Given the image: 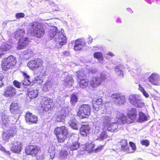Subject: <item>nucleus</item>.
I'll list each match as a JSON object with an SVG mask.
<instances>
[{"instance_id": "18", "label": "nucleus", "mask_w": 160, "mask_h": 160, "mask_svg": "<svg viewBox=\"0 0 160 160\" xmlns=\"http://www.w3.org/2000/svg\"><path fill=\"white\" fill-rule=\"evenodd\" d=\"M25 117L27 123L29 124L36 123L37 122V117L30 112L27 113Z\"/></svg>"}, {"instance_id": "17", "label": "nucleus", "mask_w": 160, "mask_h": 160, "mask_svg": "<svg viewBox=\"0 0 160 160\" xmlns=\"http://www.w3.org/2000/svg\"><path fill=\"white\" fill-rule=\"evenodd\" d=\"M25 152L27 155L36 156L40 152V148L38 147L30 145L26 147Z\"/></svg>"}, {"instance_id": "30", "label": "nucleus", "mask_w": 160, "mask_h": 160, "mask_svg": "<svg viewBox=\"0 0 160 160\" xmlns=\"http://www.w3.org/2000/svg\"><path fill=\"white\" fill-rule=\"evenodd\" d=\"M38 91L37 90H33L29 89L28 91V96L31 98H34L38 96Z\"/></svg>"}, {"instance_id": "10", "label": "nucleus", "mask_w": 160, "mask_h": 160, "mask_svg": "<svg viewBox=\"0 0 160 160\" xmlns=\"http://www.w3.org/2000/svg\"><path fill=\"white\" fill-rule=\"evenodd\" d=\"M20 106L17 101L13 102L10 107V110L11 112L13 114L17 115L16 117L13 120L14 122L17 121L20 116L21 111L20 110Z\"/></svg>"}, {"instance_id": "20", "label": "nucleus", "mask_w": 160, "mask_h": 160, "mask_svg": "<svg viewBox=\"0 0 160 160\" xmlns=\"http://www.w3.org/2000/svg\"><path fill=\"white\" fill-rule=\"evenodd\" d=\"M0 118L2 120V123L5 126L7 127L11 125L9 119V118L7 115L6 111H4L2 113L0 116Z\"/></svg>"}, {"instance_id": "38", "label": "nucleus", "mask_w": 160, "mask_h": 160, "mask_svg": "<svg viewBox=\"0 0 160 160\" xmlns=\"http://www.w3.org/2000/svg\"><path fill=\"white\" fill-rule=\"evenodd\" d=\"M11 46L8 44L5 43L2 44L0 48V52H4L9 50Z\"/></svg>"}, {"instance_id": "62", "label": "nucleus", "mask_w": 160, "mask_h": 160, "mask_svg": "<svg viewBox=\"0 0 160 160\" xmlns=\"http://www.w3.org/2000/svg\"><path fill=\"white\" fill-rule=\"evenodd\" d=\"M147 85L148 86H147V87L148 88H149V87H151V86L150 85V84H149V83H148L147 84Z\"/></svg>"}, {"instance_id": "6", "label": "nucleus", "mask_w": 160, "mask_h": 160, "mask_svg": "<svg viewBox=\"0 0 160 160\" xmlns=\"http://www.w3.org/2000/svg\"><path fill=\"white\" fill-rule=\"evenodd\" d=\"M54 133L56 135L58 142H63L66 138L68 130L64 126L60 127L55 128Z\"/></svg>"}, {"instance_id": "16", "label": "nucleus", "mask_w": 160, "mask_h": 160, "mask_svg": "<svg viewBox=\"0 0 160 160\" xmlns=\"http://www.w3.org/2000/svg\"><path fill=\"white\" fill-rule=\"evenodd\" d=\"M149 82L155 86L160 85V76L156 73L151 74L148 78Z\"/></svg>"}, {"instance_id": "42", "label": "nucleus", "mask_w": 160, "mask_h": 160, "mask_svg": "<svg viewBox=\"0 0 160 160\" xmlns=\"http://www.w3.org/2000/svg\"><path fill=\"white\" fill-rule=\"evenodd\" d=\"M31 81V82H32L34 83H37L40 85L42 84L43 82V80L41 78L40 76H38L35 77L34 80Z\"/></svg>"}, {"instance_id": "28", "label": "nucleus", "mask_w": 160, "mask_h": 160, "mask_svg": "<svg viewBox=\"0 0 160 160\" xmlns=\"http://www.w3.org/2000/svg\"><path fill=\"white\" fill-rule=\"evenodd\" d=\"M90 128L88 125H82L80 129L81 134L83 136H86L89 133Z\"/></svg>"}, {"instance_id": "34", "label": "nucleus", "mask_w": 160, "mask_h": 160, "mask_svg": "<svg viewBox=\"0 0 160 160\" xmlns=\"http://www.w3.org/2000/svg\"><path fill=\"white\" fill-rule=\"evenodd\" d=\"M122 66L119 65L117 66L115 68V72L116 74L118 76L122 77L123 75L122 72Z\"/></svg>"}, {"instance_id": "21", "label": "nucleus", "mask_w": 160, "mask_h": 160, "mask_svg": "<svg viewBox=\"0 0 160 160\" xmlns=\"http://www.w3.org/2000/svg\"><path fill=\"white\" fill-rule=\"evenodd\" d=\"M86 42L83 39H78L75 42L74 49L75 51L80 50L85 45Z\"/></svg>"}, {"instance_id": "61", "label": "nucleus", "mask_w": 160, "mask_h": 160, "mask_svg": "<svg viewBox=\"0 0 160 160\" xmlns=\"http://www.w3.org/2000/svg\"><path fill=\"white\" fill-rule=\"evenodd\" d=\"M156 2L158 4H160V0H156Z\"/></svg>"}, {"instance_id": "57", "label": "nucleus", "mask_w": 160, "mask_h": 160, "mask_svg": "<svg viewBox=\"0 0 160 160\" xmlns=\"http://www.w3.org/2000/svg\"><path fill=\"white\" fill-rule=\"evenodd\" d=\"M88 43H91L92 42V39L91 37H89L88 38Z\"/></svg>"}, {"instance_id": "14", "label": "nucleus", "mask_w": 160, "mask_h": 160, "mask_svg": "<svg viewBox=\"0 0 160 160\" xmlns=\"http://www.w3.org/2000/svg\"><path fill=\"white\" fill-rule=\"evenodd\" d=\"M42 59L38 58L37 59L30 61L27 63V66L31 70H34L42 66L43 64Z\"/></svg>"}, {"instance_id": "31", "label": "nucleus", "mask_w": 160, "mask_h": 160, "mask_svg": "<svg viewBox=\"0 0 160 160\" xmlns=\"http://www.w3.org/2000/svg\"><path fill=\"white\" fill-rule=\"evenodd\" d=\"M129 144L131 148L128 147L127 149L125 150V152L128 153L134 152L136 151V149L135 144L131 142H129Z\"/></svg>"}, {"instance_id": "13", "label": "nucleus", "mask_w": 160, "mask_h": 160, "mask_svg": "<svg viewBox=\"0 0 160 160\" xmlns=\"http://www.w3.org/2000/svg\"><path fill=\"white\" fill-rule=\"evenodd\" d=\"M111 97L116 104L121 105L126 101L125 96L120 93H114L112 94Z\"/></svg>"}, {"instance_id": "49", "label": "nucleus", "mask_w": 160, "mask_h": 160, "mask_svg": "<svg viewBox=\"0 0 160 160\" xmlns=\"http://www.w3.org/2000/svg\"><path fill=\"white\" fill-rule=\"evenodd\" d=\"M25 16V14L23 13H17L15 15V17L17 19H19L20 18H23Z\"/></svg>"}, {"instance_id": "8", "label": "nucleus", "mask_w": 160, "mask_h": 160, "mask_svg": "<svg viewBox=\"0 0 160 160\" xmlns=\"http://www.w3.org/2000/svg\"><path fill=\"white\" fill-rule=\"evenodd\" d=\"M129 101L130 103L135 106L142 108L144 106L140 95L138 94L131 95L129 96Z\"/></svg>"}, {"instance_id": "58", "label": "nucleus", "mask_w": 160, "mask_h": 160, "mask_svg": "<svg viewBox=\"0 0 160 160\" xmlns=\"http://www.w3.org/2000/svg\"><path fill=\"white\" fill-rule=\"evenodd\" d=\"M37 160H43V158L42 156H38L37 157Z\"/></svg>"}, {"instance_id": "47", "label": "nucleus", "mask_w": 160, "mask_h": 160, "mask_svg": "<svg viewBox=\"0 0 160 160\" xmlns=\"http://www.w3.org/2000/svg\"><path fill=\"white\" fill-rule=\"evenodd\" d=\"M141 144L142 145L147 147L149 145V141L147 139L143 140L141 141Z\"/></svg>"}, {"instance_id": "27", "label": "nucleus", "mask_w": 160, "mask_h": 160, "mask_svg": "<svg viewBox=\"0 0 160 160\" xmlns=\"http://www.w3.org/2000/svg\"><path fill=\"white\" fill-rule=\"evenodd\" d=\"M72 120H70L68 123L72 128L74 129L78 130L80 124L75 120L73 115H72Z\"/></svg>"}, {"instance_id": "12", "label": "nucleus", "mask_w": 160, "mask_h": 160, "mask_svg": "<svg viewBox=\"0 0 160 160\" xmlns=\"http://www.w3.org/2000/svg\"><path fill=\"white\" fill-rule=\"evenodd\" d=\"M3 133L2 137L3 140L7 142L10 137H13L16 133V128L14 127H6Z\"/></svg>"}, {"instance_id": "35", "label": "nucleus", "mask_w": 160, "mask_h": 160, "mask_svg": "<svg viewBox=\"0 0 160 160\" xmlns=\"http://www.w3.org/2000/svg\"><path fill=\"white\" fill-rule=\"evenodd\" d=\"M22 72L25 78L24 81L23 82V84L26 85H29L30 82H32L31 80H30L29 76L26 72L23 71Z\"/></svg>"}, {"instance_id": "48", "label": "nucleus", "mask_w": 160, "mask_h": 160, "mask_svg": "<svg viewBox=\"0 0 160 160\" xmlns=\"http://www.w3.org/2000/svg\"><path fill=\"white\" fill-rule=\"evenodd\" d=\"M106 78L105 73L104 72H102L100 74V78H99L100 79V80L101 81V83Z\"/></svg>"}, {"instance_id": "19", "label": "nucleus", "mask_w": 160, "mask_h": 160, "mask_svg": "<svg viewBox=\"0 0 160 160\" xmlns=\"http://www.w3.org/2000/svg\"><path fill=\"white\" fill-rule=\"evenodd\" d=\"M58 83L56 81H53L52 79H48L43 85L42 90L44 92H47L52 87H54Z\"/></svg>"}, {"instance_id": "59", "label": "nucleus", "mask_w": 160, "mask_h": 160, "mask_svg": "<svg viewBox=\"0 0 160 160\" xmlns=\"http://www.w3.org/2000/svg\"><path fill=\"white\" fill-rule=\"evenodd\" d=\"M95 71H96V70L95 69H94V70L91 69L90 70H89V73H94L95 72Z\"/></svg>"}, {"instance_id": "1", "label": "nucleus", "mask_w": 160, "mask_h": 160, "mask_svg": "<svg viewBox=\"0 0 160 160\" xmlns=\"http://www.w3.org/2000/svg\"><path fill=\"white\" fill-rule=\"evenodd\" d=\"M116 119L112 117L111 116L106 115L102 118V120L104 123V127L108 131L113 132L118 128L117 123L121 124L127 123H128V121L126 117L122 113L116 112L115 113Z\"/></svg>"}, {"instance_id": "46", "label": "nucleus", "mask_w": 160, "mask_h": 160, "mask_svg": "<svg viewBox=\"0 0 160 160\" xmlns=\"http://www.w3.org/2000/svg\"><path fill=\"white\" fill-rule=\"evenodd\" d=\"M39 72L40 75L45 76L46 75V69L43 67L41 66L39 67Z\"/></svg>"}, {"instance_id": "5", "label": "nucleus", "mask_w": 160, "mask_h": 160, "mask_svg": "<svg viewBox=\"0 0 160 160\" xmlns=\"http://www.w3.org/2000/svg\"><path fill=\"white\" fill-rule=\"evenodd\" d=\"M128 115L129 118L131 120V121H128V123L132 122L134 121H138L139 122H143L147 121V117L145 114L140 112L139 113V117L138 118L137 112L136 108H131L129 110Z\"/></svg>"}, {"instance_id": "25", "label": "nucleus", "mask_w": 160, "mask_h": 160, "mask_svg": "<svg viewBox=\"0 0 160 160\" xmlns=\"http://www.w3.org/2000/svg\"><path fill=\"white\" fill-rule=\"evenodd\" d=\"M16 89L13 87L9 86L6 88L5 95L7 97H11L14 95L16 93Z\"/></svg>"}, {"instance_id": "54", "label": "nucleus", "mask_w": 160, "mask_h": 160, "mask_svg": "<svg viewBox=\"0 0 160 160\" xmlns=\"http://www.w3.org/2000/svg\"><path fill=\"white\" fill-rule=\"evenodd\" d=\"M62 54L64 56H68L69 55V53L67 51H64L62 52Z\"/></svg>"}, {"instance_id": "52", "label": "nucleus", "mask_w": 160, "mask_h": 160, "mask_svg": "<svg viewBox=\"0 0 160 160\" xmlns=\"http://www.w3.org/2000/svg\"><path fill=\"white\" fill-rule=\"evenodd\" d=\"M103 146L102 145L100 146L99 147H98L95 149H94L93 152H97L100 151L103 148Z\"/></svg>"}, {"instance_id": "2", "label": "nucleus", "mask_w": 160, "mask_h": 160, "mask_svg": "<svg viewBox=\"0 0 160 160\" xmlns=\"http://www.w3.org/2000/svg\"><path fill=\"white\" fill-rule=\"evenodd\" d=\"M48 34L52 39H53L57 44L61 45H65L66 42L67 38L62 32L58 30L55 27H51Z\"/></svg>"}, {"instance_id": "4", "label": "nucleus", "mask_w": 160, "mask_h": 160, "mask_svg": "<svg viewBox=\"0 0 160 160\" xmlns=\"http://www.w3.org/2000/svg\"><path fill=\"white\" fill-rule=\"evenodd\" d=\"M25 34L24 29H18L14 33V37L16 39H19L18 48L19 49H22L25 48L30 43V41L27 37L23 38Z\"/></svg>"}, {"instance_id": "3", "label": "nucleus", "mask_w": 160, "mask_h": 160, "mask_svg": "<svg viewBox=\"0 0 160 160\" xmlns=\"http://www.w3.org/2000/svg\"><path fill=\"white\" fill-rule=\"evenodd\" d=\"M28 33L33 34L37 38H40L43 36L45 30L43 26L38 22H34L30 23L27 27Z\"/></svg>"}, {"instance_id": "23", "label": "nucleus", "mask_w": 160, "mask_h": 160, "mask_svg": "<svg viewBox=\"0 0 160 160\" xmlns=\"http://www.w3.org/2000/svg\"><path fill=\"white\" fill-rule=\"evenodd\" d=\"M13 146L11 148L12 151L15 153H19L22 150V143L19 142H14Z\"/></svg>"}, {"instance_id": "11", "label": "nucleus", "mask_w": 160, "mask_h": 160, "mask_svg": "<svg viewBox=\"0 0 160 160\" xmlns=\"http://www.w3.org/2000/svg\"><path fill=\"white\" fill-rule=\"evenodd\" d=\"M90 113V108L88 105H83L80 107L77 115L80 118H86Z\"/></svg>"}, {"instance_id": "56", "label": "nucleus", "mask_w": 160, "mask_h": 160, "mask_svg": "<svg viewBox=\"0 0 160 160\" xmlns=\"http://www.w3.org/2000/svg\"><path fill=\"white\" fill-rule=\"evenodd\" d=\"M84 151H79L78 152V155L79 156H81L83 155L84 153Z\"/></svg>"}, {"instance_id": "15", "label": "nucleus", "mask_w": 160, "mask_h": 160, "mask_svg": "<svg viewBox=\"0 0 160 160\" xmlns=\"http://www.w3.org/2000/svg\"><path fill=\"white\" fill-rule=\"evenodd\" d=\"M52 101L47 97H43L41 103L42 110L45 112L48 111L51 109L52 105Z\"/></svg>"}, {"instance_id": "32", "label": "nucleus", "mask_w": 160, "mask_h": 160, "mask_svg": "<svg viewBox=\"0 0 160 160\" xmlns=\"http://www.w3.org/2000/svg\"><path fill=\"white\" fill-rule=\"evenodd\" d=\"M48 152L50 158V159H53L55 156V153H56V150L55 147L53 146H50L48 149Z\"/></svg>"}, {"instance_id": "22", "label": "nucleus", "mask_w": 160, "mask_h": 160, "mask_svg": "<svg viewBox=\"0 0 160 160\" xmlns=\"http://www.w3.org/2000/svg\"><path fill=\"white\" fill-rule=\"evenodd\" d=\"M57 116L56 120L58 122H63L66 117V109H62L61 110L59 111L56 113Z\"/></svg>"}, {"instance_id": "40", "label": "nucleus", "mask_w": 160, "mask_h": 160, "mask_svg": "<svg viewBox=\"0 0 160 160\" xmlns=\"http://www.w3.org/2000/svg\"><path fill=\"white\" fill-rule=\"evenodd\" d=\"M127 140L125 139H123L121 140L120 144L122 147V150L125 152V150L127 149L128 148L127 145Z\"/></svg>"}, {"instance_id": "63", "label": "nucleus", "mask_w": 160, "mask_h": 160, "mask_svg": "<svg viewBox=\"0 0 160 160\" xmlns=\"http://www.w3.org/2000/svg\"><path fill=\"white\" fill-rule=\"evenodd\" d=\"M2 54H3V53H0V57H1V55H2Z\"/></svg>"}, {"instance_id": "55", "label": "nucleus", "mask_w": 160, "mask_h": 160, "mask_svg": "<svg viewBox=\"0 0 160 160\" xmlns=\"http://www.w3.org/2000/svg\"><path fill=\"white\" fill-rule=\"evenodd\" d=\"M106 54L108 55H109L111 57H113L114 56V54L112 52H109L106 53Z\"/></svg>"}, {"instance_id": "41", "label": "nucleus", "mask_w": 160, "mask_h": 160, "mask_svg": "<svg viewBox=\"0 0 160 160\" xmlns=\"http://www.w3.org/2000/svg\"><path fill=\"white\" fill-rule=\"evenodd\" d=\"M80 86L82 88H85L87 87L88 84V81L87 79H81L79 82Z\"/></svg>"}, {"instance_id": "50", "label": "nucleus", "mask_w": 160, "mask_h": 160, "mask_svg": "<svg viewBox=\"0 0 160 160\" xmlns=\"http://www.w3.org/2000/svg\"><path fill=\"white\" fill-rule=\"evenodd\" d=\"M13 85L15 86L16 87L20 88L21 86V83L20 82H19L17 81H14L13 82Z\"/></svg>"}, {"instance_id": "24", "label": "nucleus", "mask_w": 160, "mask_h": 160, "mask_svg": "<svg viewBox=\"0 0 160 160\" xmlns=\"http://www.w3.org/2000/svg\"><path fill=\"white\" fill-rule=\"evenodd\" d=\"M101 80L99 78L94 77L92 78L90 82V85L93 88L97 87L101 83Z\"/></svg>"}, {"instance_id": "9", "label": "nucleus", "mask_w": 160, "mask_h": 160, "mask_svg": "<svg viewBox=\"0 0 160 160\" xmlns=\"http://www.w3.org/2000/svg\"><path fill=\"white\" fill-rule=\"evenodd\" d=\"M92 106L96 111H98L101 113L106 112V108L102 104V100L100 98L98 99L94 98L92 101Z\"/></svg>"}, {"instance_id": "43", "label": "nucleus", "mask_w": 160, "mask_h": 160, "mask_svg": "<svg viewBox=\"0 0 160 160\" xmlns=\"http://www.w3.org/2000/svg\"><path fill=\"white\" fill-rule=\"evenodd\" d=\"M76 75L79 78L82 77H84L86 75V73L83 69L80 70L79 71L77 72L76 73Z\"/></svg>"}, {"instance_id": "64", "label": "nucleus", "mask_w": 160, "mask_h": 160, "mask_svg": "<svg viewBox=\"0 0 160 160\" xmlns=\"http://www.w3.org/2000/svg\"><path fill=\"white\" fill-rule=\"evenodd\" d=\"M68 107V106H66V107H65V108H67Z\"/></svg>"}, {"instance_id": "53", "label": "nucleus", "mask_w": 160, "mask_h": 160, "mask_svg": "<svg viewBox=\"0 0 160 160\" xmlns=\"http://www.w3.org/2000/svg\"><path fill=\"white\" fill-rule=\"evenodd\" d=\"M4 77L2 74H0V87H1L3 85L2 79Z\"/></svg>"}, {"instance_id": "29", "label": "nucleus", "mask_w": 160, "mask_h": 160, "mask_svg": "<svg viewBox=\"0 0 160 160\" xmlns=\"http://www.w3.org/2000/svg\"><path fill=\"white\" fill-rule=\"evenodd\" d=\"M73 83V80L70 76H67L64 80V84L68 87L72 86Z\"/></svg>"}, {"instance_id": "60", "label": "nucleus", "mask_w": 160, "mask_h": 160, "mask_svg": "<svg viewBox=\"0 0 160 160\" xmlns=\"http://www.w3.org/2000/svg\"><path fill=\"white\" fill-rule=\"evenodd\" d=\"M128 10L130 13H132V10L130 8H128Z\"/></svg>"}, {"instance_id": "26", "label": "nucleus", "mask_w": 160, "mask_h": 160, "mask_svg": "<svg viewBox=\"0 0 160 160\" xmlns=\"http://www.w3.org/2000/svg\"><path fill=\"white\" fill-rule=\"evenodd\" d=\"M106 130L105 127H104L103 129V132L98 134L97 137L95 138L94 139L95 140L102 141L107 138L108 136L107 135V132H106Z\"/></svg>"}, {"instance_id": "51", "label": "nucleus", "mask_w": 160, "mask_h": 160, "mask_svg": "<svg viewBox=\"0 0 160 160\" xmlns=\"http://www.w3.org/2000/svg\"><path fill=\"white\" fill-rule=\"evenodd\" d=\"M0 150L4 152L7 155H10V152L9 151L5 150V148L2 147L1 145H0Z\"/></svg>"}, {"instance_id": "37", "label": "nucleus", "mask_w": 160, "mask_h": 160, "mask_svg": "<svg viewBox=\"0 0 160 160\" xmlns=\"http://www.w3.org/2000/svg\"><path fill=\"white\" fill-rule=\"evenodd\" d=\"M80 146V143L78 142H72L68 145V148L72 151L77 150Z\"/></svg>"}, {"instance_id": "45", "label": "nucleus", "mask_w": 160, "mask_h": 160, "mask_svg": "<svg viewBox=\"0 0 160 160\" xmlns=\"http://www.w3.org/2000/svg\"><path fill=\"white\" fill-rule=\"evenodd\" d=\"M68 154V153L67 151L62 150L60 153L59 157L63 159L67 156Z\"/></svg>"}, {"instance_id": "33", "label": "nucleus", "mask_w": 160, "mask_h": 160, "mask_svg": "<svg viewBox=\"0 0 160 160\" xmlns=\"http://www.w3.org/2000/svg\"><path fill=\"white\" fill-rule=\"evenodd\" d=\"M95 145L93 143H86L85 146H83V148H84V150L88 151L90 152L92 151L93 152V148H94Z\"/></svg>"}, {"instance_id": "44", "label": "nucleus", "mask_w": 160, "mask_h": 160, "mask_svg": "<svg viewBox=\"0 0 160 160\" xmlns=\"http://www.w3.org/2000/svg\"><path fill=\"white\" fill-rule=\"evenodd\" d=\"M78 98L74 94H72L71 95L70 102L72 105H74L77 101Z\"/></svg>"}, {"instance_id": "36", "label": "nucleus", "mask_w": 160, "mask_h": 160, "mask_svg": "<svg viewBox=\"0 0 160 160\" xmlns=\"http://www.w3.org/2000/svg\"><path fill=\"white\" fill-rule=\"evenodd\" d=\"M93 56L95 58L98 59V61L100 63H103V57H102V54L101 52H96L94 53Z\"/></svg>"}, {"instance_id": "7", "label": "nucleus", "mask_w": 160, "mask_h": 160, "mask_svg": "<svg viewBox=\"0 0 160 160\" xmlns=\"http://www.w3.org/2000/svg\"><path fill=\"white\" fill-rule=\"evenodd\" d=\"M16 63L15 58L13 56L11 55L8 58L3 59L2 67L3 70H6L12 68Z\"/></svg>"}, {"instance_id": "39", "label": "nucleus", "mask_w": 160, "mask_h": 160, "mask_svg": "<svg viewBox=\"0 0 160 160\" xmlns=\"http://www.w3.org/2000/svg\"><path fill=\"white\" fill-rule=\"evenodd\" d=\"M138 89L146 98H148L149 97V94L147 92L145 89L141 84H139Z\"/></svg>"}]
</instances>
